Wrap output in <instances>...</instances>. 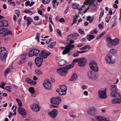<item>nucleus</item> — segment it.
<instances>
[{
    "label": "nucleus",
    "mask_w": 121,
    "mask_h": 121,
    "mask_svg": "<svg viewBox=\"0 0 121 121\" xmlns=\"http://www.w3.org/2000/svg\"><path fill=\"white\" fill-rule=\"evenodd\" d=\"M59 21L60 22H65V19L64 18H62L59 19Z\"/></svg>",
    "instance_id": "nucleus-63"
},
{
    "label": "nucleus",
    "mask_w": 121,
    "mask_h": 121,
    "mask_svg": "<svg viewBox=\"0 0 121 121\" xmlns=\"http://www.w3.org/2000/svg\"><path fill=\"white\" fill-rule=\"evenodd\" d=\"M69 42L70 44H68L62 52L63 55H64L69 53L70 52V50L74 47V45H72L71 44L74 43V41L71 40Z\"/></svg>",
    "instance_id": "nucleus-2"
},
{
    "label": "nucleus",
    "mask_w": 121,
    "mask_h": 121,
    "mask_svg": "<svg viewBox=\"0 0 121 121\" xmlns=\"http://www.w3.org/2000/svg\"><path fill=\"white\" fill-rule=\"evenodd\" d=\"M66 69H64V67L57 69V73L60 75L64 76L66 74Z\"/></svg>",
    "instance_id": "nucleus-18"
},
{
    "label": "nucleus",
    "mask_w": 121,
    "mask_h": 121,
    "mask_svg": "<svg viewBox=\"0 0 121 121\" xmlns=\"http://www.w3.org/2000/svg\"><path fill=\"white\" fill-rule=\"evenodd\" d=\"M11 69L10 68H8L6 69L4 72V76L5 77H6V76L8 74L10 73V71Z\"/></svg>",
    "instance_id": "nucleus-35"
},
{
    "label": "nucleus",
    "mask_w": 121,
    "mask_h": 121,
    "mask_svg": "<svg viewBox=\"0 0 121 121\" xmlns=\"http://www.w3.org/2000/svg\"><path fill=\"white\" fill-rule=\"evenodd\" d=\"M15 12L17 17H18L20 14V12L19 10L18 9L16 10L15 11Z\"/></svg>",
    "instance_id": "nucleus-52"
},
{
    "label": "nucleus",
    "mask_w": 121,
    "mask_h": 121,
    "mask_svg": "<svg viewBox=\"0 0 121 121\" xmlns=\"http://www.w3.org/2000/svg\"><path fill=\"white\" fill-rule=\"evenodd\" d=\"M16 100L17 102L18 103V105L19 107H22V104L21 100L18 99H16Z\"/></svg>",
    "instance_id": "nucleus-45"
},
{
    "label": "nucleus",
    "mask_w": 121,
    "mask_h": 121,
    "mask_svg": "<svg viewBox=\"0 0 121 121\" xmlns=\"http://www.w3.org/2000/svg\"><path fill=\"white\" fill-rule=\"evenodd\" d=\"M6 89L9 92L12 91L11 87L10 86H7L5 87Z\"/></svg>",
    "instance_id": "nucleus-47"
},
{
    "label": "nucleus",
    "mask_w": 121,
    "mask_h": 121,
    "mask_svg": "<svg viewBox=\"0 0 121 121\" xmlns=\"http://www.w3.org/2000/svg\"><path fill=\"white\" fill-rule=\"evenodd\" d=\"M8 26V24L7 21H2L0 22V27H7Z\"/></svg>",
    "instance_id": "nucleus-24"
},
{
    "label": "nucleus",
    "mask_w": 121,
    "mask_h": 121,
    "mask_svg": "<svg viewBox=\"0 0 121 121\" xmlns=\"http://www.w3.org/2000/svg\"><path fill=\"white\" fill-rule=\"evenodd\" d=\"M119 42V40L117 39H115L112 40L111 44L112 45L115 46L118 44Z\"/></svg>",
    "instance_id": "nucleus-27"
},
{
    "label": "nucleus",
    "mask_w": 121,
    "mask_h": 121,
    "mask_svg": "<svg viewBox=\"0 0 121 121\" xmlns=\"http://www.w3.org/2000/svg\"><path fill=\"white\" fill-rule=\"evenodd\" d=\"M97 3L95 2V0H86L84 2V5L90 4L89 7L93 10L95 9L97 7Z\"/></svg>",
    "instance_id": "nucleus-3"
},
{
    "label": "nucleus",
    "mask_w": 121,
    "mask_h": 121,
    "mask_svg": "<svg viewBox=\"0 0 121 121\" xmlns=\"http://www.w3.org/2000/svg\"><path fill=\"white\" fill-rule=\"evenodd\" d=\"M98 31L96 28L94 29L93 30H91L90 32V33L92 34H96L98 33Z\"/></svg>",
    "instance_id": "nucleus-41"
},
{
    "label": "nucleus",
    "mask_w": 121,
    "mask_h": 121,
    "mask_svg": "<svg viewBox=\"0 0 121 121\" xmlns=\"http://www.w3.org/2000/svg\"><path fill=\"white\" fill-rule=\"evenodd\" d=\"M74 64L72 63L67 65L65 67H64V69H66V72L67 70L70 69L72 67H74Z\"/></svg>",
    "instance_id": "nucleus-29"
},
{
    "label": "nucleus",
    "mask_w": 121,
    "mask_h": 121,
    "mask_svg": "<svg viewBox=\"0 0 121 121\" xmlns=\"http://www.w3.org/2000/svg\"><path fill=\"white\" fill-rule=\"evenodd\" d=\"M31 108L34 111L38 112L39 111L40 108L39 106L37 104H33L31 106Z\"/></svg>",
    "instance_id": "nucleus-19"
},
{
    "label": "nucleus",
    "mask_w": 121,
    "mask_h": 121,
    "mask_svg": "<svg viewBox=\"0 0 121 121\" xmlns=\"http://www.w3.org/2000/svg\"><path fill=\"white\" fill-rule=\"evenodd\" d=\"M87 86L84 85H82V88L83 90H85L87 89Z\"/></svg>",
    "instance_id": "nucleus-57"
},
{
    "label": "nucleus",
    "mask_w": 121,
    "mask_h": 121,
    "mask_svg": "<svg viewBox=\"0 0 121 121\" xmlns=\"http://www.w3.org/2000/svg\"><path fill=\"white\" fill-rule=\"evenodd\" d=\"M51 53L49 52H47L46 51L43 50L39 54V56L43 58H45L50 55Z\"/></svg>",
    "instance_id": "nucleus-12"
},
{
    "label": "nucleus",
    "mask_w": 121,
    "mask_h": 121,
    "mask_svg": "<svg viewBox=\"0 0 121 121\" xmlns=\"http://www.w3.org/2000/svg\"><path fill=\"white\" fill-rule=\"evenodd\" d=\"M79 5L76 3L73 4L72 5V7L74 9H78L79 10H82V9L81 8H78V6Z\"/></svg>",
    "instance_id": "nucleus-36"
},
{
    "label": "nucleus",
    "mask_w": 121,
    "mask_h": 121,
    "mask_svg": "<svg viewBox=\"0 0 121 121\" xmlns=\"http://www.w3.org/2000/svg\"><path fill=\"white\" fill-rule=\"evenodd\" d=\"M61 102V98L60 97L53 98L51 99L50 102L51 104L59 105Z\"/></svg>",
    "instance_id": "nucleus-10"
},
{
    "label": "nucleus",
    "mask_w": 121,
    "mask_h": 121,
    "mask_svg": "<svg viewBox=\"0 0 121 121\" xmlns=\"http://www.w3.org/2000/svg\"><path fill=\"white\" fill-rule=\"evenodd\" d=\"M77 78V75L75 74H73L69 79L70 81H74Z\"/></svg>",
    "instance_id": "nucleus-31"
},
{
    "label": "nucleus",
    "mask_w": 121,
    "mask_h": 121,
    "mask_svg": "<svg viewBox=\"0 0 121 121\" xmlns=\"http://www.w3.org/2000/svg\"><path fill=\"white\" fill-rule=\"evenodd\" d=\"M43 61L42 57H38L35 60V62L36 65L39 67H40L42 65Z\"/></svg>",
    "instance_id": "nucleus-11"
},
{
    "label": "nucleus",
    "mask_w": 121,
    "mask_h": 121,
    "mask_svg": "<svg viewBox=\"0 0 121 121\" xmlns=\"http://www.w3.org/2000/svg\"><path fill=\"white\" fill-rule=\"evenodd\" d=\"M57 32L58 34L60 36H62V35H61V32L59 29H57Z\"/></svg>",
    "instance_id": "nucleus-59"
},
{
    "label": "nucleus",
    "mask_w": 121,
    "mask_h": 121,
    "mask_svg": "<svg viewBox=\"0 0 121 121\" xmlns=\"http://www.w3.org/2000/svg\"><path fill=\"white\" fill-rule=\"evenodd\" d=\"M116 50V49H111L109 52V54H110V55H113L114 54H115L117 53Z\"/></svg>",
    "instance_id": "nucleus-37"
},
{
    "label": "nucleus",
    "mask_w": 121,
    "mask_h": 121,
    "mask_svg": "<svg viewBox=\"0 0 121 121\" xmlns=\"http://www.w3.org/2000/svg\"><path fill=\"white\" fill-rule=\"evenodd\" d=\"M111 95L112 96H115L114 95V94H116V93L117 92V89L116 86L115 85H112L111 88Z\"/></svg>",
    "instance_id": "nucleus-17"
},
{
    "label": "nucleus",
    "mask_w": 121,
    "mask_h": 121,
    "mask_svg": "<svg viewBox=\"0 0 121 121\" xmlns=\"http://www.w3.org/2000/svg\"><path fill=\"white\" fill-rule=\"evenodd\" d=\"M25 81L27 83H29L30 84L35 85L36 84V82L28 78H27L26 79Z\"/></svg>",
    "instance_id": "nucleus-25"
},
{
    "label": "nucleus",
    "mask_w": 121,
    "mask_h": 121,
    "mask_svg": "<svg viewBox=\"0 0 121 121\" xmlns=\"http://www.w3.org/2000/svg\"><path fill=\"white\" fill-rule=\"evenodd\" d=\"M78 32L82 34H84V31L82 30L81 29H79L78 30Z\"/></svg>",
    "instance_id": "nucleus-64"
},
{
    "label": "nucleus",
    "mask_w": 121,
    "mask_h": 121,
    "mask_svg": "<svg viewBox=\"0 0 121 121\" xmlns=\"http://www.w3.org/2000/svg\"><path fill=\"white\" fill-rule=\"evenodd\" d=\"M107 32L106 31H104L99 34V36H97L96 38V40L99 39L103 36Z\"/></svg>",
    "instance_id": "nucleus-34"
},
{
    "label": "nucleus",
    "mask_w": 121,
    "mask_h": 121,
    "mask_svg": "<svg viewBox=\"0 0 121 121\" xmlns=\"http://www.w3.org/2000/svg\"><path fill=\"white\" fill-rule=\"evenodd\" d=\"M29 92L32 94H33L35 92L34 89L32 87H30L29 88Z\"/></svg>",
    "instance_id": "nucleus-46"
},
{
    "label": "nucleus",
    "mask_w": 121,
    "mask_h": 121,
    "mask_svg": "<svg viewBox=\"0 0 121 121\" xmlns=\"http://www.w3.org/2000/svg\"><path fill=\"white\" fill-rule=\"evenodd\" d=\"M111 18V16L108 15L106 17L105 19L106 22L107 23H108L109 22Z\"/></svg>",
    "instance_id": "nucleus-43"
},
{
    "label": "nucleus",
    "mask_w": 121,
    "mask_h": 121,
    "mask_svg": "<svg viewBox=\"0 0 121 121\" xmlns=\"http://www.w3.org/2000/svg\"><path fill=\"white\" fill-rule=\"evenodd\" d=\"M86 37L87 40L89 41L95 38L93 35L91 34L87 35Z\"/></svg>",
    "instance_id": "nucleus-30"
},
{
    "label": "nucleus",
    "mask_w": 121,
    "mask_h": 121,
    "mask_svg": "<svg viewBox=\"0 0 121 121\" xmlns=\"http://www.w3.org/2000/svg\"><path fill=\"white\" fill-rule=\"evenodd\" d=\"M114 23L112 25V27L113 28L115 27L116 26L117 23L116 22L115 20H114Z\"/></svg>",
    "instance_id": "nucleus-62"
},
{
    "label": "nucleus",
    "mask_w": 121,
    "mask_h": 121,
    "mask_svg": "<svg viewBox=\"0 0 121 121\" xmlns=\"http://www.w3.org/2000/svg\"><path fill=\"white\" fill-rule=\"evenodd\" d=\"M115 96H112L113 97H116V99L112 100V103H120L121 102V96L119 93L116 92V94H114Z\"/></svg>",
    "instance_id": "nucleus-8"
},
{
    "label": "nucleus",
    "mask_w": 121,
    "mask_h": 121,
    "mask_svg": "<svg viewBox=\"0 0 121 121\" xmlns=\"http://www.w3.org/2000/svg\"><path fill=\"white\" fill-rule=\"evenodd\" d=\"M8 29L3 28L0 30V35H1L3 34H6L7 32Z\"/></svg>",
    "instance_id": "nucleus-28"
},
{
    "label": "nucleus",
    "mask_w": 121,
    "mask_h": 121,
    "mask_svg": "<svg viewBox=\"0 0 121 121\" xmlns=\"http://www.w3.org/2000/svg\"><path fill=\"white\" fill-rule=\"evenodd\" d=\"M18 111L19 113L23 116H25L26 114L25 110L23 108H18Z\"/></svg>",
    "instance_id": "nucleus-23"
},
{
    "label": "nucleus",
    "mask_w": 121,
    "mask_h": 121,
    "mask_svg": "<svg viewBox=\"0 0 121 121\" xmlns=\"http://www.w3.org/2000/svg\"><path fill=\"white\" fill-rule=\"evenodd\" d=\"M59 64L60 66L64 65L66 64V61L64 60H61L59 61Z\"/></svg>",
    "instance_id": "nucleus-33"
},
{
    "label": "nucleus",
    "mask_w": 121,
    "mask_h": 121,
    "mask_svg": "<svg viewBox=\"0 0 121 121\" xmlns=\"http://www.w3.org/2000/svg\"><path fill=\"white\" fill-rule=\"evenodd\" d=\"M6 83L4 82H1L0 85V88H1L4 89V86H5Z\"/></svg>",
    "instance_id": "nucleus-50"
},
{
    "label": "nucleus",
    "mask_w": 121,
    "mask_h": 121,
    "mask_svg": "<svg viewBox=\"0 0 121 121\" xmlns=\"http://www.w3.org/2000/svg\"><path fill=\"white\" fill-rule=\"evenodd\" d=\"M95 118L98 121H110L109 118L100 116H95Z\"/></svg>",
    "instance_id": "nucleus-22"
},
{
    "label": "nucleus",
    "mask_w": 121,
    "mask_h": 121,
    "mask_svg": "<svg viewBox=\"0 0 121 121\" xmlns=\"http://www.w3.org/2000/svg\"><path fill=\"white\" fill-rule=\"evenodd\" d=\"M83 94L85 95L86 96H88V92L87 91H84L83 93Z\"/></svg>",
    "instance_id": "nucleus-61"
},
{
    "label": "nucleus",
    "mask_w": 121,
    "mask_h": 121,
    "mask_svg": "<svg viewBox=\"0 0 121 121\" xmlns=\"http://www.w3.org/2000/svg\"><path fill=\"white\" fill-rule=\"evenodd\" d=\"M40 34L39 33H37L36 34L35 39L38 42H39L40 41Z\"/></svg>",
    "instance_id": "nucleus-40"
},
{
    "label": "nucleus",
    "mask_w": 121,
    "mask_h": 121,
    "mask_svg": "<svg viewBox=\"0 0 121 121\" xmlns=\"http://www.w3.org/2000/svg\"><path fill=\"white\" fill-rule=\"evenodd\" d=\"M84 50L88 49H90L91 48V47L89 45H87L85 46L84 47Z\"/></svg>",
    "instance_id": "nucleus-58"
},
{
    "label": "nucleus",
    "mask_w": 121,
    "mask_h": 121,
    "mask_svg": "<svg viewBox=\"0 0 121 121\" xmlns=\"http://www.w3.org/2000/svg\"><path fill=\"white\" fill-rule=\"evenodd\" d=\"M79 59L78 65L82 67L84 66L86 64V60L84 58H79Z\"/></svg>",
    "instance_id": "nucleus-21"
},
{
    "label": "nucleus",
    "mask_w": 121,
    "mask_h": 121,
    "mask_svg": "<svg viewBox=\"0 0 121 121\" xmlns=\"http://www.w3.org/2000/svg\"><path fill=\"white\" fill-rule=\"evenodd\" d=\"M87 112L88 114L91 115H95L98 113L97 109L94 107H92L88 109Z\"/></svg>",
    "instance_id": "nucleus-9"
},
{
    "label": "nucleus",
    "mask_w": 121,
    "mask_h": 121,
    "mask_svg": "<svg viewBox=\"0 0 121 121\" xmlns=\"http://www.w3.org/2000/svg\"><path fill=\"white\" fill-rule=\"evenodd\" d=\"M89 66L91 69L95 72L98 71V68L96 63L93 61H90L89 64Z\"/></svg>",
    "instance_id": "nucleus-7"
},
{
    "label": "nucleus",
    "mask_w": 121,
    "mask_h": 121,
    "mask_svg": "<svg viewBox=\"0 0 121 121\" xmlns=\"http://www.w3.org/2000/svg\"><path fill=\"white\" fill-rule=\"evenodd\" d=\"M86 76L89 79L91 80L95 81L98 78V76L91 71H89L87 73Z\"/></svg>",
    "instance_id": "nucleus-5"
},
{
    "label": "nucleus",
    "mask_w": 121,
    "mask_h": 121,
    "mask_svg": "<svg viewBox=\"0 0 121 121\" xmlns=\"http://www.w3.org/2000/svg\"><path fill=\"white\" fill-rule=\"evenodd\" d=\"M104 12H100L99 14V19L100 20L104 14Z\"/></svg>",
    "instance_id": "nucleus-51"
},
{
    "label": "nucleus",
    "mask_w": 121,
    "mask_h": 121,
    "mask_svg": "<svg viewBox=\"0 0 121 121\" xmlns=\"http://www.w3.org/2000/svg\"><path fill=\"white\" fill-rule=\"evenodd\" d=\"M7 56V51L4 47L0 48V59L2 61H5Z\"/></svg>",
    "instance_id": "nucleus-1"
},
{
    "label": "nucleus",
    "mask_w": 121,
    "mask_h": 121,
    "mask_svg": "<svg viewBox=\"0 0 121 121\" xmlns=\"http://www.w3.org/2000/svg\"><path fill=\"white\" fill-rule=\"evenodd\" d=\"M79 58L75 59L73 60V63H75L77 62L79 63Z\"/></svg>",
    "instance_id": "nucleus-54"
},
{
    "label": "nucleus",
    "mask_w": 121,
    "mask_h": 121,
    "mask_svg": "<svg viewBox=\"0 0 121 121\" xmlns=\"http://www.w3.org/2000/svg\"><path fill=\"white\" fill-rule=\"evenodd\" d=\"M43 86L46 89H50L51 88V83L48 80H45L43 84Z\"/></svg>",
    "instance_id": "nucleus-13"
},
{
    "label": "nucleus",
    "mask_w": 121,
    "mask_h": 121,
    "mask_svg": "<svg viewBox=\"0 0 121 121\" xmlns=\"http://www.w3.org/2000/svg\"><path fill=\"white\" fill-rule=\"evenodd\" d=\"M58 105H50V107L51 108H57L58 107Z\"/></svg>",
    "instance_id": "nucleus-60"
},
{
    "label": "nucleus",
    "mask_w": 121,
    "mask_h": 121,
    "mask_svg": "<svg viewBox=\"0 0 121 121\" xmlns=\"http://www.w3.org/2000/svg\"><path fill=\"white\" fill-rule=\"evenodd\" d=\"M59 88L56 90V91L60 95H64L66 94L67 87L65 85H61L59 86Z\"/></svg>",
    "instance_id": "nucleus-4"
},
{
    "label": "nucleus",
    "mask_w": 121,
    "mask_h": 121,
    "mask_svg": "<svg viewBox=\"0 0 121 121\" xmlns=\"http://www.w3.org/2000/svg\"><path fill=\"white\" fill-rule=\"evenodd\" d=\"M86 52V51H78L74 53L73 55V56L74 57H76L78 56L79 54L85 53Z\"/></svg>",
    "instance_id": "nucleus-26"
},
{
    "label": "nucleus",
    "mask_w": 121,
    "mask_h": 121,
    "mask_svg": "<svg viewBox=\"0 0 121 121\" xmlns=\"http://www.w3.org/2000/svg\"><path fill=\"white\" fill-rule=\"evenodd\" d=\"M35 73L37 76H39L42 74V73L41 71L37 69L35 70Z\"/></svg>",
    "instance_id": "nucleus-32"
},
{
    "label": "nucleus",
    "mask_w": 121,
    "mask_h": 121,
    "mask_svg": "<svg viewBox=\"0 0 121 121\" xmlns=\"http://www.w3.org/2000/svg\"><path fill=\"white\" fill-rule=\"evenodd\" d=\"M58 113V111L56 109H54L51 112L49 113L48 114L50 117L54 118L56 117Z\"/></svg>",
    "instance_id": "nucleus-15"
},
{
    "label": "nucleus",
    "mask_w": 121,
    "mask_h": 121,
    "mask_svg": "<svg viewBox=\"0 0 121 121\" xmlns=\"http://www.w3.org/2000/svg\"><path fill=\"white\" fill-rule=\"evenodd\" d=\"M87 20L89 21V22L90 23H91L93 21V18L91 17L88 16L87 17Z\"/></svg>",
    "instance_id": "nucleus-42"
},
{
    "label": "nucleus",
    "mask_w": 121,
    "mask_h": 121,
    "mask_svg": "<svg viewBox=\"0 0 121 121\" xmlns=\"http://www.w3.org/2000/svg\"><path fill=\"white\" fill-rule=\"evenodd\" d=\"M73 37V34H71L68 35L67 37V38L68 40H70L73 39L72 38Z\"/></svg>",
    "instance_id": "nucleus-48"
},
{
    "label": "nucleus",
    "mask_w": 121,
    "mask_h": 121,
    "mask_svg": "<svg viewBox=\"0 0 121 121\" xmlns=\"http://www.w3.org/2000/svg\"><path fill=\"white\" fill-rule=\"evenodd\" d=\"M52 15H50L49 18V21L53 25V23L52 20Z\"/></svg>",
    "instance_id": "nucleus-53"
},
{
    "label": "nucleus",
    "mask_w": 121,
    "mask_h": 121,
    "mask_svg": "<svg viewBox=\"0 0 121 121\" xmlns=\"http://www.w3.org/2000/svg\"><path fill=\"white\" fill-rule=\"evenodd\" d=\"M56 43V42H54L51 43L50 44L48 45V46L51 48H53Z\"/></svg>",
    "instance_id": "nucleus-44"
},
{
    "label": "nucleus",
    "mask_w": 121,
    "mask_h": 121,
    "mask_svg": "<svg viewBox=\"0 0 121 121\" xmlns=\"http://www.w3.org/2000/svg\"><path fill=\"white\" fill-rule=\"evenodd\" d=\"M106 88H101L98 91V96L101 99H105L107 97Z\"/></svg>",
    "instance_id": "nucleus-6"
},
{
    "label": "nucleus",
    "mask_w": 121,
    "mask_h": 121,
    "mask_svg": "<svg viewBox=\"0 0 121 121\" xmlns=\"http://www.w3.org/2000/svg\"><path fill=\"white\" fill-rule=\"evenodd\" d=\"M23 18L24 20H26L27 22L26 23V26L28 27L30 24L31 22L32 21V20L31 17H27L26 15Z\"/></svg>",
    "instance_id": "nucleus-20"
},
{
    "label": "nucleus",
    "mask_w": 121,
    "mask_h": 121,
    "mask_svg": "<svg viewBox=\"0 0 121 121\" xmlns=\"http://www.w3.org/2000/svg\"><path fill=\"white\" fill-rule=\"evenodd\" d=\"M33 49L31 50L29 53V57H32L34 56Z\"/></svg>",
    "instance_id": "nucleus-38"
},
{
    "label": "nucleus",
    "mask_w": 121,
    "mask_h": 121,
    "mask_svg": "<svg viewBox=\"0 0 121 121\" xmlns=\"http://www.w3.org/2000/svg\"><path fill=\"white\" fill-rule=\"evenodd\" d=\"M30 2L28 0L25 3V5L26 7H27L29 6Z\"/></svg>",
    "instance_id": "nucleus-55"
},
{
    "label": "nucleus",
    "mask_w": 121,
    "mask_h": 121,
    "mask_svg": "<svg viewBox=\"0 0 121 121\" xmlns=\"http://www.w3.org/2000/svg\"><path fill=\"white\" fill-rule=\"evenodd\" d=\"M112 56L110 54L107 55L106 56L105 59L107 63L109 64H114L115 61L112 60Z\"/></svg>",
    "instance_id": "nucleus-14"
},
{
    "label": "nucleus",
    "mask_w": 121,
    "mask_h": 121,
    "mask_svg": "<svg viewBox=\"0 0 121 121\" xmlns=\"http://www.w3.org/2000/svg\"><path fill=\"white\" fill-rule=\"evenodd\" d=\"M52 25H53L52 24H49V28L50 29V31L51 32H52L53 31V29L52 28Z\"/></svg>",
    "instance_id": "nucleus-56"
},
{
    "label": "nucleus",
    "mask_w": 121,
    "mask_h": 121,
    "mask_svg": "<svg viewBox=\"0 0 121 121\" xmlns=\"http://www.w3.org/2000/svg\"><path fill=\"white\" fill-rule=\"evenodd\" d=\"M34 52L35 56H37L39 52V51L36 49H33Z\"/></svg>",
    "instance_id": "nucleus-39"
},
{
    "label": "nucleus",
    "mask_w": 121,
    "mask_h": 121,
    "mask_svg": "<svg viewBox=\"0 0 121 121\" xmlns=\"http://www.w3.org/2000/svg\"><path fill=\"white\" fill-rule=\"evenodd\" d=\"M107 40L108 43H111L112 40L110 37H107Z\"/></svg>",
    "instance_id": "nucleus-49"
},
{
    "label": "nucleus",
    "mask_w": 121,
    "mask_h": 121,
    "mask_svg": "<svg viewBox=\"0 0 121 121\" xmlns=\"http://www.w3.org/2000/svg\"><path fill=\"white\" fill-rule=\"evenodd\" d=\"M27 54L24 53L23 55L21 56L20 60V61L18 62L19 64H21L24 63L26 61V56Z\"/></svg>",
    "instance_id": "nucleus-16"
}]
</instances>
